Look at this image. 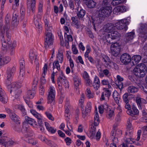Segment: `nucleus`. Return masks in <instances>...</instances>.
I'll return each mask as SVG.
<instances>
[{"label": "nucleus", "instance_id": "f257e3e1", "mask_svg": "<svg viewBox=\"0 0 147 147\" xmlns=\"http://www.w3.org/2000/svg\"><path fill=\"white\" fill-rule=\"evenodd\" d=\"M1 49L3 52L12 55L14 54L15 48L16 46V42H11L10 37H2Z\"/></svg>", "mask_w": 147, "mask_h": 147}, {"label": "nucleus", "instance_id": "f03ea898", "mask_svg": "<svg viewBox=\"0 0 147 147\" xmlns=\"http://www.w3.org/2000/svg\"><path fill=\"white\" fill-rule=\"evenodd\" d=\"M115 27L111 24H108L105 26L103 30L101 32L104 31L103 34L105 37H119L120 34L116 31H113Z\"/></svg>", "mask_w": 147, "mask_h": 147}, {"label": "nucleus", "instance_id": "7ed1b4c3", "mask_svg": "<svg viewBox=\"0 0 147 147\" xmlns=\"http://www.w3.org/2000/svg\"><path fill=\"white\" fill-rule=\"evenodd\" d=\"M109 80V81H108V80L104 79L101 80L102 84L104 86H107L108 88H105V90L102 93L101 97L100 98V100L101 101L105 100V96L109 100L111 95V92L108 89V88H111V85L113 80L111 79H110Z\"/></svg>", "mask_w": 147, "mask_h": 147}, {"label": "nucleus", "instance_id": "20e7f679", "mask_svg": "<svg viewBox=\"0 0 147 147\" xmlns=\"http://www.w3.org/2000/svg\"><path fill=\"white\" fill-rule=\"evenodd\" d=\"M134 74L139 78L144 77L147 73V67L143 63H140L134 69Z\"/></svg>", "mask_w": 147, "mask_h": 147}, {"label": "nucleus", "instance_id": "39448f33", "mask_svg": "<svg viewBox=\"0 0 147 147\" xmlns=\"http://www.w3.org/2000/svg\"><path fill=\"white\" fill-rule=\"evenodd\" d=\"M20 65V71L19 75L18 76V79L20 83H22L24 78L25 73V62L23 56H21L19 59Z\"/></svg>", "mask_w": 147, "mask_h": 147}, {"label": "nucleus", "instance_id": "423d86ee", "mask_svg": "<svg viewBox=\"0 0 147 147\" xmlns=\"http://www.w3.org/2000/svg\"><path fill=\"white\" fill-rule=\"evenodd\" d=\"M112 12V8L110 6L103 7L101 8L99 11L98 17L103 18L109 16Z\"/></svg>", "mask_w": 147, "mask_h": 147}, {"label": "nucleus", "instance_id": "0eeeda50", "mask_svg": "<svg viewBox=\"0 0 147 147\" xmlns=\"http://www.w3.org/2000/svg\"><path fill=\"white\" fill-rule=\"evenodd\" d=\"M94 124L91 125L90 132H91V136H94L95 135L96 130V126H97L100 122V120L98 113L97 112L96 108L95 111V114L94 115Z\"/></svg>", "mask_w": 147, "mask_h": 147}, {"label": "nucleus", "instance_id": "6e6552de", "mask_svg": "<svg viewBox=\"0 0 147 147\" xmlns=\"http://www.w3.org/2000/svg\"><path fill=\"white\" fill-rule=\"evenodd\" d=\"M12 77H9L7 76V79L5 82V84L8 86L10 87L11 90L10 91V93H11L12 91H14L17 90L18 88H20L21 87V85L19 84L16 82L11 83Z\"/></svg>", "mask_w": 147, "mask_h": 147}, {"label": "nucleus", "instance_id": "1a4fd4ad", "mask_svg": "<svg viewBox=\"0 0 147 147\" xmlns=\"http://www.w3.org/2000/svg\"><path fill=\"white\" fill-rule=\"evenodd\" d=\"M57 84L58 86H61L62 84L65 88L69 87V83L62 71L60 72L57 78Z\"/></svg>", "mask_w": 147, "mask_h": 147}, {"label": "nucleus", "instance_id": "9d476101", "mask_svg": "<svg viewBox=\"0 0 147 147\" xmlns=\"http://www.w3.org/2000/svg\"><path fill=\"white\" fill-rule=\"evenodd\" d=\"M55 88L52 86H50L48 90L47 100L48 103H51L55 100Z\"/></svg>", "mask_w": 147, "mask_h": 147}, {"label": "nucleus", "instance_id": "9b49d317", "mask_svg": "<svg viewBox=\"0 0 147 147\" xmlns=\"http://www.w3.org/2000/svg\"><path fill=\"white\" fill-rule=\"evenodd\" d=\"M114 42L112 44L111 47L112 55L115 57L117 56L119 54L121 49V47L119 44L116 42Z\"/></svg>", "mask_w": 147, "mask_h": 147}, {"label": "nucleus", "instance_id": "f8f14e48", "mask_svg": "<svg viewBox=\"0 0 147 147\" xmlns=\"http://www.w3.org/2000/svg\"><path fill=\"white\" fill-rule=\"evenodd\" d=\"M122 134V131L120 129H117L115 131L112 130L111 134V137L113 142L115 143H117L118 138L120 137Z\"/></svg>", "mask_w": 147, "mask_h": 147}, {"label": "nucleus", "instance_id": "ddd939ff", "mask_svg": "<svg viewBox=\"0 0 147 147\" xmlns=\"http://www.w3.org/2000/svg\"><path fill=\"white\" fill-rule=\"evenodd\" d=\"M127 21L126 20H121L115 24V27L119 30H123L125 31L127 30Z\"/></svg>", "mask_w": 147, "mask_h": 147}, {"label": "nucleus", "instance_id": "4468645a", "mask_svg": "<svg viewBox=\"0 0 147 147\" xmlns=\"http://www.w3.org/2000/svg\"><path fill=\"white\" fill-rule=\"evenodd\" d=\"M120 60L122 63L127 65L130 62L131 58L129 54L125 53L121 55L120 57Z\"/></svg>", "mask_w": 147, "mask_h": 147}, {"label": "nucleus", "instance_id": "2eb2a0df", "mask_svg": "<svg viewBox=\"0 0 147 147\" xmlns=\"http://www.w3.org/2000/svg\"><path fill=\"white\" fill-rule=\"evenodd\" d=\"M5 110L9 114V117L12 121L15 122L18 121L19 118L18 116L12 110L8 108H6Z\"/></svg>", "mask_w": 147, "mask_h": 147}, {"label": "nucleus", "instance_id": "dca6fc26", "mask_svg": "<svg viewBox=\"0 0 147 147\" xmlns=\"http://www.w3.org/2000/svg\"><path fill=\"white\" fill-rule=\"evenodd\" d=\"M73 76L74 80L75 89L76 90L77 92H79V90L78 87L79 85L81 84V80L79 77L77 75H74Z\"/></svg>", "mask_w": 147, "mask_h": 147}, {"label": "nucleus", "instance_id": "f3484780", "mask_svg": "<svg viewBox=\"0 0 147 147\" xmlns=\"http://www.w3.org/2000/svg\"><path fill=\"white\" fill-rule=\"evenodd\" d=\"M36 56L35 52L33 50H31L30 51L29 54V58L32 61L35 60L34 63L37 67L38 66V59H37Z\"/></svg>", "mask_w": 147, "mask_h": 147}, {"label": "nucleus", "instance_id": "a211bd4d", "mask_svg": "<svg viewBox=\"0 0 147 147\" xmlns=\"http://www.w3.org/2000/svg\"><path fill=\"white\" fill-rule=\"evenodd\" d=\"M126 112L128 115L132 116L137 115L139 113V111L134 105L130 110H127Z\"/></svg>", "mask_w": 147, "mask_h": 147}, {"label": "nucleus", "instance_id": "6ab92c4d", "mask_svg": "<svg viewBox=\"0 0 147 147\" xmlns=\"http://www.w3.org/2000/svg\"><path fill=\"white\" fill-rule=\"evenodd\" d=\"M7 97L5 92L2 89H0V101L4 104L7 103Z\"/></svg>", "mask_w": 147, "mask_h": 147}, {"label": "nucleus", "instance_id": "aec40b11", "mask_svg": "<svg viewBox=\"0 0 147 147\" xmlns=\"http://www.w3.org/2000/svg\"><path fill=\"white\" fill-rule=\"evenodd\" d=\"M100 82L98 77L95 76L94 79V81L92 84L94 88L96 90H98L100 86Z\"/></svg>", "mask_w": 147, "mask_h": 147}, {"label": "nucleus", "instance_id": "412c9836", "mask_svg": "<svg viewBox=\"0 0 147 147\" xmlns=\"http://www.w3.org/2000/svg\"><path fill=\"white\" fill-rule=\"evenodd\" d=\"M109 71L107 69L103 70H100L98 73V76L100 78H102L105 76L108 77L110 75Z\"/></svg>", "mask_w": 147, "mask_h": 147}, {"label": "nucleus", "instance_id": "4be33fe9", "mask_svg": "<svg viewBox=\"0 0 147 147\" xmlns=\"http://www.w3.org/2000/svg\"><path fill=\"white\" fill-rule=\"evenodd\" d=\"M29 126L28 124L26 123L25 122L23 123L22 128L21 129H19L18 127L16 128V130L18 132H20L22 131L23 133H25L26 132H28V130Z\"/></svg>", "mask_w": 147, "mask_h": 147}, {"label": "nucleus", "instance_id": "5701e85b", "mask_svg": "<svg viewBox=\"0 0 147 147\" xmlns=\"http://www.w3.org/2000/svg\"><path fill=\"white\" fill-rule=\"evenodd\" d=\"M54 39L53 37H46L45 39L44 46L45 48H48L52 45Z\"/></svg>", "mask_w": 147, "mask_h": 147}, {"label": "nucleus", "instance_id": "b1692460", "mask_svg": "<svg viewBox=\"0 0 147 147\" xmlns=\"http://www.w3.org/2000/svg\"><path fill=\"white\" fill-rule=\"evenodd\" d=\"M36 3L35 0H27V5L28 8L30 9L32 11L34 9Z\"/></svg>", "mask_w": 147, "mask_h": 147}, {"label": "nucleus", "instance_id": "393cba45", "mask_svg": "<svg viewBox=\"0 0 147 147\" xmlns=\"http://www.w3.org/2000/svg\"><path fill=\"white\" fill-rule=\"evenodd\" d=\"M25 118L26 121L28 124H29L34 127L36 125L37 123L34 119L28 116L25 117Z\"/></svg>", "mask_w": 147, "mask_h": 147}, {"label": "nucleus", "instance_id": "a878e982", "mask_svg": "<svg viewBox=\"0 0 147 147\" xmlns=\"http://www.w3.org/2000/svg\"><path fill=\"white\" fill-rule=\"evenodd\" d=\"M16 71V67L13 66L12 67H9L7 69V76L9 77H12L14 75Z\"/></svg>", "mask_w": 147, "mask_h": 147}, {"label": "nucleus", "instance_id": "bb28decb", "mask_svg": "<svg viewBox=\"0 0 147 147\" xmlns=\"http://www.w3.org/2000/svg\"><path fill=\"white\" fill-rule=\"evenodd\" d=\"M141 57L140 55H136L133 56L131 58V60L133 65L137 64L140 61Z\"/></svg>", "mask_w": 147, "mask_h": 147}, {"label": "nucleus", "instance_id": "cd10ccee", "mask_svg": "<svg viewBox=\"0 0 147 147\" xmlns=\"http://www.w3.org/2000/svg\"><path fill=\"white\" fill-rule=\"evenodd\" d=\"M15 108L16 109L20 110L22 112V115H25L26 114L25 109L24 106L22 105H16L15 106Z\"/></svg>", "mask_w": 147, "mask_h": 147}, {"label": "nucleus", "instance_id": "c85d7f7f", "mask_svg": "<svg viewBox=\"0 0 147 147\" xmlns=\"http://www.w3.org/2000/svg\"><path fill=\"white\" fill-rule=\"evenodd\" d=\"M113 96L115 102L117 103H119L120 99V96L119 94L116 91H115L113 92Z\"/></svg>", "mask_w": 147, "mask_h": 147}, {"label": "nucleus", "instance_id": "c756f323", "mask_svg": "<svg viewBox=\"0 0 147 147\" xmlns=\"http://www.w3.org/2000/svg\"><path fill=\"white\" fill-rule=\"evenodd\" d=\"M86 5L88 8H91L95 7L96 3L92 0H88L85 2Z\"/></svg>", "mask_w": 147, "mask_h": 147}, {"label": "nucleus", "instance_id": "7c9ffc66", "mask_svg": "<svg viewBox=\"0 0 147 147\" xmlns=\"http://www.w3.org/2000/svg\"><path fill=\"white\" fill-rule=\"evenodd\" d=\"M35 93V92L34 89H32L31 90H29L26 95V97L28 98L32 99L34 97Z\"/></svg>", "mask_w": 147, "mask_h": 147}, {"label": "nucleus", "instance_id": "2f4dec72", "mask_svg": "<svg viewBox=\"0 0 147 147\" xmlns=\"http://www.w3.org/2000/svg\"><path fill=\"white\" fill-rule=\"evenodd\" d=\"M106 67H111L114 68L115 69H118V67L117 65L114 62L111 61H110L108 64L106 65Z\"/></svg>", "mask_w": 147, "mask_h": 147}, {"label": "nucleus", "instance_id": "473e14b6", "mask_svg": "<svg viewBox=\"0 0 147 147\" xmlns=\"http://www.w3.org/2000/svg\"><path fill=\"white\" fill-rule=\"evenodd\" d=\"M85 11L83 9H81L77 13V16L80 20H83V18L85 14Z\"/></svg>", "mask_w": 147, "mask_h": 147}, {"label": "nucleus", "instance_id": "72a5a7b5", "mask_svg": "<svg viewBox=\"0 0 147 147\" xmlns=\"http://www.w3.org/2000/svg\"><path fill=\"white\" fill-rule=\"evenodd\" d=\"M71 20H72L71 24L73 26H74L76 28H79L80 27V23L78 20H76L74 17L71 18Z\"/></svg>", "mask_w": 147, "mask_h": 147}, {"label": "nucleus", "instance_id": "f704fd0d", "mask_svg": "<svg viewBox=\"0 0 147 147\" xmlns=\"http://www.w3.org/2000/svg\"><path fill=\"white\" fill-rule=\"evenodd\" d=\"M138 91V88L133 86H130L128 87L127 91L129 93H135Z\"/></svg>", "mask_w": 147, "mask_h": 147}, {"label": "nucleus", "instance_id": "c9c22d12", "mask_svg": "<svg viewBox=\"0 0 147 147\" xmlns=\"http://www.w3.org/2000/svg\"><path fill=\"white\" fill-rule=\"evenodd\" d=\"M46 67H45L44 69V71H43L42 74V77L41 78V82L43 84L45 83L46 82V80L45 79L46 74L47 73H46Z\"/></svg>", "mask_w": 147, "mask_h": 147}, {"label": "nucleus", "instance_id": "e433bc0d", "mask_svg": "<svg viewBox=\"0 0 147 147\" xmlns=\"http://www.w3.org/2000/svg\"><path fill=\"white\" fill-rule=\"evenodd\" d=\"M86 94L87 97L89 98H92L94 96V94L92 93L89 88H87L86 91Z\"/></svg>", "mask_w": 147, "mask_h": 147}, {"label": "nucleus", "instance_id": "4c0bfd02", "mask_svg": "<svg viewBox=\"0 0 147 147\" xmlns=\"http://www.w3.org/2000/svg\"><path fill=\"white\" fill-rule=\"evenodd\" d=\"M102 61L105 63V66L107 65L110 61L109 57L105 55H102Z\"/></svg>", "mask_w": 147, "mask_h": 147}, {"label": "nucleus", "instance_id": "58836bf2", "mask_svg": "<svg viewBox=\"0 0 147 147\" xmlns=\"http://www.w3.org/2000/svg\"><path fill=\"white\" fill-rule=\"evenodd\" d=\"M25 9L23 5H21L20 9V18L21 19H24V18Z\"/></svg>", "mask_w": 147, "mask_h": 147}, {"label": "nucleus", "instance_id": "ea45409f", "mask_svg": "<svg viewBox=\"0 0 147 147\" xmlns=\"http://www.w3.org/2000/svg\"><path fill=\"white\" fill-rule=\"evenodd\" d=\"M59 61H54L53 63V70L54 71L55 68H56L58 71L60 69V65L59 63Z\"/></svg>", "mask_w": 147, "mask_h": 147}, {"label": "nucleus", "instance_id": "a19ab883", "mask_svg": "<svg viewBox=\"0 0 147 147\" xmlns=\"http://www.w3.org/2000/svg\"><path fill=\"white\" fill-rule=\"evenodd\" d=\"M114 112L113 111L110 110L107 113V116L108 119L111 120L113 119L114 117Z\"/></svg>", "mask_w": 147, "mask_h": 147}, {"label": "nucleus", "instance_id": "79ce46f5", "mask_svg": "<svg viewBox=\"0 0 147 147\" xmlns=\"http://www.w3.org/2000/svg\"><path fill=\"white\" fill-rule=\"evenodd\" d=\"M63 54L61 53H58L57 56V61L61 63L63 60Z\"/></svg>", "mask_w": 147, "mask_h": 147}, {"label": "nucleus", "instance_id": "37998d69", "mask_svg": "<svg viewBox=\"0 0 147 147\" xmlns=\"http://www.w3.org/2000/svg\"><path fill=\"white\" fill-rule=\"evenodd\" d=\"M132 121V120L131 119H128L127 122V130H129L128 131H130V130H131V132L132 131V129H133V127L131 125Z\"/></svg>", "mask_w": 147, "mask_h": 147}, {"label": "nucleus", "instance_id": "c03bdc74", "mask_svg": "<svg viewBox=\"0 0 147 147\" xmlns=\"http://www.w3.org/2000/svg\"><path fill=\"white\" fill-rule=\"evenodd\" d=\"M52 28L49 29L47 28L46 29L45 35L46 37H52L53 35L52 33Z\"/></svg>", "mask_w": 147, "mask_h": 147}, {"label": "nucleus", "instance_id": "a18cd8bd", "mask_svg": "<svg viewBox=\"0 0 147 147\" xmlns=\"http://www.w3.org/2000/svg\"><path fill=\"white\" fill-rule=\"evenodd\" d=\"M3 65L5 64H7L10 61L11 58L8 56H4L3 58Z\"/></svg>", "mask_w": 147, "mask_h": 147}, {"label": "nucleus", "instance_id": "49530a36", "mask_svg": "<svg viewBox=\"0 0 147 147\" xmlns=\"http://www.w3.org/2000/svg\"><path fill=\"white\" fill-rule=\"evenodd\" d=\"M124 139L125 140V142L127 143L130 144H132L134 143V139L131 138V137H130V138H126V137H125Z\"/></svg>", "mask_w": 147, "mask_h": 147}, {"label": "nucleus", "instance_id": "de8ad7c7", "mask_svg": "<svg viewBox=\"0 0 147 147\" xmlns=\"http://www.w3.org/2000/svg\"><path fill=\"white\" fill-rule=\"evenodd\" d=\"M86 51L84 54V56L85 58H88V54L90 53L91 51V48L90 46L87 45L86 47Z\"/></svg>", "mask_w": 147, "mask_h": 147}, {"label": "nucleus", "instance_id": "09e8293b", "mask_svg": "<svg viewBox=\"0 0 147 147\" xmlns=\"http://www.w3.org/2000/svg\"><path fill=\"white\" fill-rule=\"evenodd\" d=\"M129 94L128 93H126L123 94V101L125 102H129V100L128 98Z\"/></svg>", "mask_w": 147, "mask_h": 147}, {"label": "nucleus", "instance_id": "8fccbe9b", "mask_svg": "<svg viewBox=\"0 0 147 147\" xmlns=\"http://www.w3.org/2000/svg\"><path fill=\"white\" fill-rule=\"evenodd\" d=\"M92 109V104L90 102H88L87 103L85 109L88 112H90Z\"/></svg>", "mask_w": 147, "mask_h": 147}, {"label": "nucleus", "instance_id": "3c124183", "mask_svg": "<svg viewBox=\"0 0 147 147\" xmlns=\"http://www.w3.org/2000/svg\"><path fill=\"white\" fill-rule=\"evenodd\" d=\"M52 65V63L51 62H48L47 63H45L43 68V71H44V69L45 67L46 68V73L47 72V69H50L51 68V66Z\"/></svg>", "mask_w": 147, "mask_h": 147}, {"label": "nucleus", "instance_id": "603ef678", "mask_svg": "<svg viewBox=\"0 0 147 147\" xmlns=\"http://www.w3.org/2000/svg\"><path fill=\"white\" fill-rule=\"evenodd\" d=\"M84 101V95L83 94H82L81 95V96L79 100V105H81L82 107Z\"/></svg>", "mask_w": 147, "mask_h": 147}, {"label": "nucleus", "instance_id": "864d4df0", "mask_svg": "<svg viewBox=\"0 0 147 147\" xmlns=\"http://www.w3.org/2000/svg\"><path fill=\"white\" fill-rule=\"evenodd\" d=\"M26 142L32 144V145H35L37 143L36 140H33L32 139H30V138H28L27 140H26Z\"/></svg>", "mask_w": 147, "mask_h": 147}, {"label": "nucleus", "instance_id": "5fc2aeb1", "mask_svg": "<svg viewBox=\"0 0 147 147\" xmlns=\"http://www.w3.org/2000/svg\"><path fill=\"white\" fill-rule=\"evenodd\" d=\"M38 123L39 126H42L43 122L42 121V117L41 115H39L37 117Z\"/></svg>", "mask_w": 147, "mask_h": 147}, {"label": "nucleus", "instance_id": "6e6d98bb", "mask_svg": "<svg viewBox=\"0 0 147 147\" xmlns=\"http://www.w3.org/2000/svg\"><path fill=\"white\" fill-rule=\"evenodd\" d=\"M45 114L47 118L49 120L52 121H53L54 120V117H53L52 115L50 113L47 112H46L45 113Z\"/></svg>", "mask_w": 147, "mask_h": 147}, {"label": "nucleus", "instance_id": "4d7b16f0", "mask_svg": "<svg viewBox=\"0 0 147 147\" xmlns=\"http://www.w3.org/2000/svg\"><path fill=\"white\" fill-rule=\"evenodd\" d=\"M105 106L104 105H102L98 107V109L99 110V112L100 114H102L104 111V109Z\"/></svg>", "mask_w": 147, "mask_h": 147}, {"label": "nucleus", "instance_id": "13d9d810", "mask_svg": "<svg viewBox=\"0 0 147 147\" xmlns=\"http://www.w3.org/2000/svg\"><path fill=\"white\" fill-rule=\"evenodd\" d=\"M30 112L36 118L39 115H40V114L38 113L34 109H31Z\"/></svg>", "mask_w": 147, "mask_h": 147}, {"label": "nucleus", "instance_id": "bf43d9fd", "mask_svg": "<svg viewBox=\"0 0 147 147\" xmlns=\"http://www.w3.org/2000/svg\"><path fill=\"white\" fill-rule=\"evenodd\" d=\"M90 112H88L86 109L83 110H82V117L83 118H85L88 115Z\"/></svg>", "mask_w": 147, "mask_h": 147}, {"label": "nucleus", "instance_id": "052dcab7", "mask_svg": "<svg viewBox=\"0 0 147 147\" xmlns=\"http://www.w3.org/2000/svg\"><path fill=\"white\" fill-rule=\"evenodd\" d=\"M72 50L74 54H76L78 53V50L76 47L75 45H72Z\"/></svg>", "mask_w": 147, "mask_h": 147}, {"label": "nucleus", "instance_id": "680f3d73", "mask_svg": "<svg viewBox=\"0 0 147 147\" xmlns=\"http://www.w3.org/2000/svg\"><path fill=\"white\" fill-rule=\"evenodd\" d=\"M35 106L37 109L39 111H43L45 109V108L41 105H36Z\"/></svg>", "mask_w": 147, "mask_h": 147}, {"label": "nucleus", "instance_id": "e2e57ef3", "mask_svg": "<svg viewBox=\"0 0 147 147\" xmlns=\"http://www.w3.org/2000/svg\"><path fill=\"white\" fill-rule=\"evenodd\" d=\"M82 76L85 80H87V79L89 78L88 73L86 71H84L82 73Z\"/></svg>", "mask_w": 147, "mask_h": 147}, {"label": "nucleus", "instance_id": "0e129e2a", "mask_svg": "<svg viewBox=\"0 0 147 147\" xmlns=\"http://www.w3.org/2000/svg\"><path fill=\"white\" fill-rule=\"evenodd\" d=\"M45 89L44 88V86L42 85H41L39 91L41 95H43L44 94Z\"/></svg>", "mask_w": 147, "mask_h": 147}, {"label": "nucleus", "instance_id": "69168bd1", "mask_svg": "<svg viewBox=\"0 0 147 147\" xmlns=\"http://www.w3.org/2000/svg\"><path fill=\"white\" fill-rule=\"evenodd\" d=\"M65 38V45L66 47L67 48H68L69 45V37H64Z\"/></svg>", "mask_w": 147, "mask_h": 147}, {"label": "nucleus", "instance_id": "338daca9", "mask_svg": "<svg viewBox=\"0 0 147 147\" xmlns=\"http://www.w3.org/2000/svg\"><path fill=\"white\" fill-rule=\"evenodd\" d=\"M121 8L120 6H118L114 8L113 10L114 13H116L121 12V9H120Z\"/></svg>", "mask_w": 147, "mask_h": 147}, {"label": "nucleus", "instance_id": "774afa93", "mask_svg": "<svg viewBox=\"0 0 147 147\" xmlns=\"http://www.w3.org/2000/svg\"><path fill=\"white\" fill-rule=\"evenodd\" d=\"M25 101L29 107L32 108L33 107V105L32 102L26 99L25 100Z\"/></svg>", "mask_w": 147, "mask_h": 147}]
</instances>
